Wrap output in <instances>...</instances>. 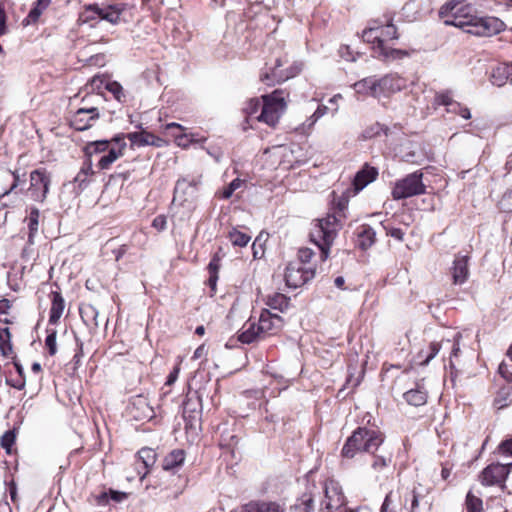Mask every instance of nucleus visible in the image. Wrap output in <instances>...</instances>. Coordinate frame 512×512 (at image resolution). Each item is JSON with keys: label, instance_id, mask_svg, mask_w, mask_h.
<instances>
[{"label": "nucleus", "instance_id": "obj_5", "mask_svg": "<svg viewBox=\"0 0 512 512\" xmlns=\"http://www.w3.org/2000/svg\"><path fill=\"white\" fill-rule=\"evenodd\" d=\"M423 173L415 171L398 180L392 190L395 200L406 199L426 192V186L422 181Z\"/></svg>", "mask_w": 512, "mask_h": 512}, {"label": "nucleus", "instance_id": "obj_64", "mask_svg": "<svg viewBox=\"0 0 512 512\" xmlns=\"http://www.w3.org/2000/svg\"><path fill=\"white\" fill-rule=\"evenodd\" d=\"M208 268H209L211 274H216L217 270L219 268V259L217 257H214L210 261Z\"/></svg>", "mask_w": 512, "mask_h": 512}, {"label": "nucleus", "instance_id": "obj_10", "mask_svg": "<svg viewBox=\"0 0 512 512\" xmlns=\"http://www.w3.org/2000/svg\"><path fill=\"white\" fill-rule=\"evenodd\" d=\"M315 276V270L305 268L301 263L291 262L285 270V281L287 286L298 288L312 280Z\"/></svg>", "mask_w": 512, "mask_h": 512}, {"label": "nucleus", "instance_id": "obj_48", "mask_svg": "<svg viewBox=\"0 0 512 512\" xmlns=\"http://www.w3.org/2000/svg\"><path fill=\"white\" fill-rule=\"evenodd\" d=\"M455 101L450 91L440 92L435 95L434 105H443L450 108Z\"/></svg>", "mask_w": 512, "mask_h": 512}, {"label": "nucleus", "instance_id": "obj_28", "mask_svg": "<svg viewBox=\"0 0 512 512\" xmlns=\"http://www.w3.org/2000/svg\"><path fill=\"white\" fill-rule=\"evenodd\" d=\"M362 37L365 42L373 44V49L376 54V57L382 59V56H381L382 42H380L382 33H380L378 26H371V27L365 29L363 31Z\"/></svg>", "mask_w": 512, "mask_h": 512}, {"label": "nucleus", "instance_id": "obj_32", "mask_svg": "<svg viewBox=\"0 0 512 512\" xmlns=\"http://www.w3.org/2000/svg\"><path fill=\"white\" fill-rule=\"evenodd\" d=\"M39 217L40 211L38 208H31L29 215L26 217L25 221L27 222V227L29 230L28 233V243L34 244V238L39 230Z\"/></svg>", "mask_w": 512, "mask_h": 512}, {"label": "nucleus", "instance_id": "obj_60", "mask_svg": "<svg viewBox=\"0 0 512 512\" xmlns=\"http://www.w3.org/2000/svg\"><path fill=\"white\" fill-rule=\"evenodd\" d=\"M499 450L502 454L512 455V438L502 441Z\"/></svg>", "mask_w": 512, "mask_h": 512}, {"label": "nucleus", "instance_id": "obj_29", "mask_svg": "<svg viewBox=\"0 0 512 512\" xmlns=\"http://www.w3.org/2000/svg\"><path fill=\"white\" fill-rule=\"evenodd\" d=\"M512 80V65L502 64L495 67L491 74V82L497 87L505 85L508 79Z\"/></svg>", "mask_w": 512, "mask_h": 512}, {"label": "nucleus", "instance_id": "obj_2", "mask_svg": "<svg viewBox=\"0 0 512 512\" xmlns=\"http://www.w3.org/2000/svg\"><path fill=\"white\" fill-rule=\"evenodd\" d=\"M458 3L447 2L440 10V14L452 13L453 19L446 20V24L461 28L467 33L491 37L505 30V23L497 17H478L473 14L464 13L463 8H457Z\"/></svg>", "mask_w": 512, "mask_h": 512}, {"label": "nucleus", "instance_id": "obj_59", "mask_svg": "<svg viewBox=\"0 0 512 512\" xmlns=\"http://www.w3.org/2000/svg\"><path fill=\"white\" fill-rule=\"evenodd\" d=\"M95 503L99 506H105L109 503V491H102L101 493L94 495Z\"/></svg>", "mask_w": 512, "mask_h": 512}, {"label": "nucleus", "instance_id": "obj_9", "mask_svg": "<svg viewBox=\"0 0 512 512\" xmlns=\"http://www.w3.org/2000/svg\"><path fill=\"white\" fill-rule=\"evenodd\" d=\"M51 179L45 169H36L30 173V197L34 201L43 202L49 192Z\"/></svg>", "mask_w": 512, "mask_h": 512}, {"label": "nucleus", "instance_id": "obj_35", "mask_svg": "<svg viewBox=\"0 0 512 512\" xmlns=\"http://www.w3.org/2000/svg\"><path fill=\"white\" fill-rule=\"evenodd\" d=\"M100 6L96 3L87 4L83 7V11L80 12L78 22L81 24L91 23L98 18L100 19Z\"/></svg>", "mask_w": 512, "mask_h": 512}, {"label": "nucleus", "instance_id": "obj_15", "mask_svg": "<svg viewBox=\"0 0 512 512\" xmlns=\"http://www.w3.org/2000/svg\"><path fill=\"white\" fill-rule=\"evenodd\" d=\"M113 143L116 146L109 148L107 154L100 157L98 167L102 170L110 168V166L123 155L127 146L125 141V134L121 133L113 137Z\"/></svg>", "mask_w": 512, "mask_h": 512}, {"label": "nucleus", "instance_id": "obj_46", "mask_svg": "<svg viewBox=\"0 0 512 512\" xmlns=\"http://www.w3.org/2000/svg\"><path fill=\"white\" fill-rule=\"evenodd\" d=\"M47 337L45 339V346L51 356L57 353L56 336L57 331L55 329H47Z\"/></svg>", "mask_w": 512, "mask_h": 512}, {"label": "nucleus", "instance_id": "obj_3", "mask_svg": "<svg viewBox=\"0 0 512 512\" xmlns=\"http://www.w3.org/2000/svg\"><path fill=\"white\" fill-rule=\"evenodd\" d=\"M262 100L263 102L261 103L258 98L250 99L243 108V112L247 120L256 119L259 122L275 127L286 109L284 92L282 90H275L271 94L263 95Z\"/></svg>", "mask_w": 512, "mask_h": 512}, {"label": "nucleus", "instance_id": "obj_50", "mask_svg": "<svg viewBox=\"0 0 512 512\" xmlns=\"http://www.w3.org/2000/svg\"><path fill=\"white\" fill-rule=\"evenodd\" d=\"M499 207L504 212H512V190L507 191L499 201Z\"/></svg>", "mask_w": 512, "mask_h": 512}, {"label": "nucleus", "instance_id": "obj_61", "mask_svg": "<svg viewBox=\"0 0 512 512\" xmlns=\"http://www.w3.org/2000/svg\"><path fill=\"white\" fill-rule=\"evenodd\" d=\"M8 491H9V494H10L11 501L14 504H16L17 500H18V495H17V486H16V483L14 481H11L9 483Z\"/></svg>", "mask_w": 512, "mask_h": 512}, {"label": "nucleus", "instance_id": "obj_40", "mask_svg": "<svg viewBox=\"0 0 512 512\" xmlns=\"http://www.w3.org/2000/svg\"><path fill=\"white\" fill-rule=\"evenodd\" d=\"M0 351L3 356L10 357L13 353L9 328H0Z\"/></svg>", "mask_w": 512, "mask_h": 512}, {"label": "nucleus", "instance_id": "obj_38", "mask_svg": "<svg viewBox=\"0 0 512 512\" xmlns=\"http://www.w3.org/2000/svg\"><path fill=\"white\" fill-rule=\"evenodd\" d=\"M263 338L260 331H258V326L255 323H251L246 330H243L238 335V340L245 344H250L258 339Z\"/></svg>", "mask_w": 512, "mask_h": 512}, {"label": "nucleus", "instance_id": "obj_31", "mask_svg": "<svg viewBox=\"0 0 512 512\" xmlns=\"http://www.w3.org/2000/svg\"><path fill=\"white\" fill-rule=\"evenodd\" d=\"M51 0H37L31 8L28 15L23 20V25L28 26L36 24L42 13L49 7Z\"/></svg>", "mask_w": 512, "mask_h": 512}, {"label": "nucleus", "instance_id": "obj_55", "mask_svg": "<svg viewBox=\"0 0 512 512\" xmlns=\"http://www.w3.org/2000/svg\"><path fill=\"white\" fill-rule=\"evenodd\" d=\"M499 374L510 384H512V371L509 369V365L501 363L498 368Z\"/></svg>", "mask_w": 512, "mask_h": 512}, {"label": "nucleus", "instance_id": "obj_54", "mask_svg": "<svg viewBox=\"0 0 512 512\" xmlns=\"http://www.w3.org/2000/svg\"><path fill=\"white\" fill-rule=\"evenodd\" d=\"M8 32L7 15L4 6L0 3V36Z\"/></svg>", "mask_w": 512, "mask_h": 512}, {"label": "nucleus", "instance_id": "obj_49", "mask_svg": "<svg viewBox=\"0 0 512 512\" xmlns=\"http://www.w3.org/2000/svg\"><path fill=\"white\" fill-rule=\"evenodd\" d=\"M242 184L243 181L241 179L235 178L227 187L223 189L221 197L223 199H229L233 195L234 191L240 188Z\"/></svg>", "mask_w": 512, "mask_h": 512}, {"label": "nucleus", "instance_id": "obj_41", "mask_svg": "<svg viewBox=\"0 0 512 512\" xmlns=\"http://www.w3.org/2000/svg\"><path fill=\"white\" fill-rule=\"evenodd\" d=\"M113 146H116L115 143H113V138L110 141L99 140L88 144L86 147V152L89 155H92L93 153L108 152L109 148Z\"/></svg>", "mask_w": 512, "mask_h": 512}, {"label": "nucleus", "instance_id": "obj_37", "mask_svg": "<svg viewBox=\"0 0 512 512\" xmlns=\"http://www.w3.org/2000/svg\"><path fill=\"white\" fill-rule=\"evenodd\" d=\"M263 338L260 331H258V326L255 323H251L246 330H243L238 335V340L245 344H250L258 339Z\"/></svg>", "mask_w": 512, "mask_h": 512}, {"label": "nucleus", "instance_id": "obj_20", "mask_svg": "<svg viewBox=\"0 0 512 512\" xmlns=\"http://www.w3.org/2000/svg\"><path fill=\"white\" fill-rule=\"evenodd\" d=\"M378 170L375 167L365 164L363 168L358 171L353 180V186L356 192L364 189L368 184L376 180Z\"/></svg>", "mask_w": 512, "mask_h": 512}, {"label": "nucleus", "instance_id": "obj_58", "mask_svg": "<svg viewBox=\"0 0 512 512\" xmlns=\"http://www.w3.org/2000/svg\"><path fill=\"white\" fill-rule=\"evenodd\" d=\"M89 176L86 172L79 171L74 178V182L78 184L80 189H84L88 183Z\"/></svg>", "mask_w": 512, "mask_h": 512}, {"label": "nucleus", "instance_id": "obj_36", "mask_svg": "<svg viewBox=\"0 0 512 512\" xmlns=\"http://www.w3.org/2000/svg\"><path fill=\"white\" fill-rule=\"evenodd\" d=\"M122 9L117 5H109L106 7H100V19L106 20L112 24H117L120 20Z\"/></svg>", "mask_w": 512, "mask_h": 512}, {"label": "nucleus", "instance_id": "obj_25", "mask_svg": "<svg viewBox=\"0 0 512 512\" xmlns=\"http://www.w3.org/2000/svg\"><path fill=\"white\" fill-rule=\"evenodd\" d=\"M128 139L131 142L132 146H146V145H155L157 146V142L159 138L153 135L152 133L141 131V132H132L125 135V139Z\"/></svg>", "mask_w": 512, "mask_h": 512}, {"label": "nucleus", "instance_id": "obj_8", "mask_svg": "<svg viewBox=\"0 0 512 512\" xmlns=\"http://www.w3.org/2000/svg\"><path fill=\"white\" fill-rule=\"evenodd\" d=\"M322 490L324 499L321 501L319 512H334L344 505L345 496L338 482L327 480Z\"/></svg>", "mask_w": 512, "mask_h": 512}, {"label": "nucleus", "instance_id": "obj_4", "mask_svg": "<svg viewBox=\"0 0 512 512\" xmlns=\"http://www.w3.org/2000/svg\"><path fill=\"white\" fill-rule=\"evenodd\" d=\"M339 227L340 225L335 215H327L325 218L318 219L313 223L310 239L319 248L320 257L323 261L329 256L330 246L337 235Z\"/></svg>", "mask_w": 512, "mask_h": 512}, {"label": "nucleus", "instance_id": "obj_33", "mask_svg": "<svg viewBox=\"0 0 512 512\" xmlns=\"http://www.w3.org/2000/svg\"><path fill=\"white\" fill-rule=\"evenodd\" d=\"M315 494L312 491L305 492L299 497L292 508L296 512H314Z\"/></svg>", "mask_w": 512, "mask_h": 512}, {"label": "nucleus", "instance_id": "obj_17", "mask_svg": "<svg viewBox=\"0 0 512 512\" xmlns=\"http://www.w3.org/2000/svg\"><path fill=\"white\" fill-rule=\"evenodd\" d=\"M99 118L98 109L95 107L84 109L80 108L76 111L71 126L78 131H84L92 126V122Z\"/></svg>", "mask_w": 512, "mask_h": 512}, {"label": "nucleus", "instance_id": "obj_13", "mask_svg": "<svg viewBox=\"0 0 512 512\" xmlns=\"http://www.w3.org/2000/svg\"><path fill=\"white\" fill-rule=\"evenodd\" d=\"M283 65L282 59L278 58L275 61V65L271 68L270 72H264L261 74L260 79L267 85H274L294 77L299 71V67L291 68L289 70H280Z\"/></svg>", "mask_w": 512, "mask_h": 512}, {"label": "nucleus", "instance_id": "obj_6", "mask_svg": "<svg viewBox=\"0 0 512 512\" xmlns=\"http://www.w3.org/2000/svg\"><path fill=\"white\" fill-rule=\"evenodd\" d=\"M198 184L199 180L196 179L191 181L186 178L179 179L174 188L173 204H178L188 212H192L195 209Z\"/></svg>", "mask_w": 512, "mask_h": 512}, {"label": "nucleus", "instance_id": "obj_11", "mask_svg": "<svg viewBox=\"0 0 512 512\" xmlns=\"http://www.w3.org/2000/svg\"><path fill=\"white\" fill-rule=\"evenodd\" d=\"M378 28L380 30V33H382V37L380 38V42H382V60H396L408 55V53L405 50L389 48L386 45L387 41L398 38L397 29L393 24L388 23L386 25L378 26Z\"/></svg>", "mask_w": 512, "mask_h": 512}, {"label": "nucleus", "instance_id": "obj_1", "mask_svg": "<svg viewBox=\"0 0 512 512\" xmlns=\"http://www.w3.org/2000/svg\"><path fill=\"white\" fill-rule=\"evenodd\" d=\"M385 435L378 428L358 427L346 439L340 456L342 459L351 460L360 453L373 455L371 468L376 473H382L391 464V457L375 455V452L383 444Z\"/></svg>", "mask_w": 512, "mask_h": 512}, {"label": "nucleus", "instance_id": "obj_7", "mask_svg": "<svg viewBox=\"0 0 512 512\" xmlns=\"http://www.w3.org/2000/svg\"><path fill=\"white\" fill-rule=\"evenodd\" d=\"M461 337L460 333H457L454 337V340H445L441 343L438 342H432L428 349L426 351L422 350L418 354L419 364L420 365H427L440 351L442 347L449 348V366L451 369L455 368L456 365V358L459 356L460 353V346H459V338Z\"/></svg>", "mask_w": 512, "mask_h": 512}, {"label": "nucleus", "instance_id": "obj_52", "mask_svg": "<svg viewBox=\"0 0 512 512\" xmlns=\"http://www.w3.org/2000/svg\"><path fill=\"white\" fill-rule=\"evenodd\" d=\"M313 254H314L313 251L309 248L299 249V251H298L299 262L298 263H301L304 266L305 263H308L311 260Z\"/></svg>", "mask_w": 512, "mask_h": 512}, {"label": "nucleus", "instance_id": "obj_63", "mask_svg": "<svg viewBox=\"0 0 512 512\" xmlns=\"http://www.w3.org/2000/svg\"><path fill=\"white\" fill-rule=\"evenodd\" d=\"M420 496L419 494L413 490V497L411 502V512H416L417 507L419 506Z\"/></svg>", "mask_w": 512, "mask_h": 512}, {"label": "nucleus", "instance_id": "obj_53", "mask_svg": "<svg viewBox=\"0 0 512 512\" xmlns=\"http://www.w3.org/2000/svg\"><path fill=\"white\" fill-rule=\"evenodd\" d=\"M11 308L10 301L8 299L0 300V321L4 323H9V320L3 316L8 314L9 309Z\"/></svg>", "mask_w": 512, "mask_h": 512}, {"label": "nucleus", "instance_id": "obj_39", "mask_svg": "<svg viewBox=\"0 0 512 512\" xmlns=\"http://www.w3.org/2000/svg\"><path fill=\"white\" fill-rule=\"evenodd\" d=\"M266 304L272 309L284 311L289 306V298L282 293H273L268 296Z\"/></svg>", "mask_w": 512, "mask_h": 512}, {"label": "nucleus", "instance_id": "obj_16", "mask_svg": "<svg viewBox=\"0 0 512 512\" xmlns=\"http://www.w3.org/2000/svg\"><path fill=\"white\" fill-rule=\"evenodd\" d=\"M377 80L379 98L387 97L406 87V80L397 74H387Z\"/></svg>", "mask_w": 512, "mask_h": 512}, {"label": "nucleus", "instance_id": "obj_42", "mask_svg": "<svg viewBox=\"0 0 512 512\" xmlns=\"http://www.w3.org/2000/svg\"><path fill=\"white\" fill-rule=\"evenodd\" d=\"M228 238L234 246L239 247L246 246L251 239L249 235L242 233L235 228L229 232Z\"/></svg>", "mask_w": 512, "mask_h": 512}, {"label": "nucleus", "instance_id": "obj_24", "mask_svg": "<svg viewBox=\"0 0 512 512\" xmlns=\"http://www.w3.org/2000/svg\"><path fill=\"white\" fill-rule=\"evenodd\" d=\"M357 237L358 246L362 250H367L375 243L376 232L370 225L362 224L357 228Z\"/></svg>", "mask_w": 512, "mask_h": 512}, {"label": "nucleus", "instance_id": "obj_21", "mask_svg": "<svg viewBox=\"0 0 512 512\" xmlns=\"http://www.w3.org/2000/svg\"><path fill=\"white\" fill-rule=\"evenodd\" d=\"M65 308V301L61 293L58 291L51 292V308L49 314V324H57L63 315Z\"/></svg>", "mask_w": 512, "mask_h": 512}, {"label": "nucleus", "instance_id": "obj_14", "mask_svg": "<svg viewBox=\"0 0 512 512\" xmlns=\"http://www.w3.org/2000/svg\"><path fill=\"white\" fill-rule=\"evenodd\" d=\"M258 331H260L261 335L264 337L269 335H274L280 331L283 326L282 318L277 315L269 312L268 310H263L259 321L257 323Z\"/></svg>", "mask_w": 512, "mask_h": 512}, {"label": "nucleus", "instance_id": "obj_62", "mask_svg": "<svg viewBox=\"0 0 512 512\" xmlns=\"http://www.w3.org/2000/svg\"><path fill=\"white\" fill-rule=\"evenodd\" d=\"M179 368L175 367L167 377L166 385H172L178 378Z\"/></svg>", "mask_w": 512, "mask_h": 512}, {"label": "nucleus", "instance_id": "obj_51", "mask_svg": "<svg viewBox=\"0 0 512 512\" xmlns=\"http://www.w3.org/2000/svg\"><path fill=\"white\" fill-rule=\"evenodd\" d=\"M152 227L161 232L167 228V218L165 215H157L152 221Z\"/></svg>", "mask_w": 512, "mask_h": 512}, {"label": "nucleus", "instance_id": "obj_12", "mask_svg": "<svg viewBox=\"0 0 512 512\" xmlns=\"http://www.w3.org/2000/svg\"><path fill=\"white\" fill-rule=\"evenodd\" d=\"M512 464L492 463L483 469L479 478L485 486L502 485L510 473Z\"/></svg>", "mask_w": 512, "mask_h": 512}, {"label": "nucleus", "instance_id": "obj_22", "mask_svg": "<svg viewBox=\"0 0 512 512\" xmlns=\"http://www.w3.org/2000/svg\"><path fill=\"white\" fill-rule=\"evenodd\" d=\"M377 81L375 76L363 78L354 84V89L358 94L379 98Z\"/></svg>", "mask_w": 512, "mask_h": 512}, {"label": "nucleus", "instance_id": "obj_27", "mask_svg": "<svg viewBox=\"0 0 512 512\" xmlns=\"http://www.w3.org/2000/svg\"><path fill=\"white\" fill-rule=\"evenodd\" d=\"M403 397L409 405L422 406L427 402V391L423 385L417 384L416 388L405 392Z\"/></svg>", "mask_w": 512, "mask_h": 512}, {"label": "nucleus", "instance_id": "obj_23", "mask_svg": "<svg viewBox=\"0 0 512 512\" xmlns=\"http://www.w3.org/2000/svg\"><path fill=\"white\" fill-rule=\"evenodd\" d=\"M100 83V84H104V87L107 91H109L111 94H113V96L115 97L116 100H118L119 102H124L125 101V98H126V95L124 93V89L122 87V85L117 82V81H111V80H104L103 78L99 77V76H95L91 83L93 86H98L97 83Z\"/></svg>", "mask_w": 512, "mask_h": 512}, {"label": "nucleus", "instance_id": "obj_57", "mask_svg": "<svg viewBox=\"0 0 512 512\" xmlns=\"http://www.w3.org/2000/svg\"><path fill=\"white\" fill-rule=\"evenodd\" d=\"M109 500H113L114 502H122L127 499L128 494L125 492L109 489Z\"/></svg>", "mask_w": 512, "mask_h": 512}, {"label": "nucleus", "instance_id": "obj_34", "mask_svg": "<svg viewBox=\"0 0 512 512\" xmlns=\"http://www.w3.org/2000/svg\"><path fill=\"white\" fill-rule=\"evenodd\" d=\"M242 512H283L280 506L273 502H251L243 507Z\"/></svg>", "mask_w": 512, "mask_h": 512}, {"label": "nucleus", "instance_id": "obj_26", "mask_svg": "<svg viewBox=\"0 0 512 512\" xmlns=\"http://www.w3.org/2000/svg\"><path fill=\"white\" fill-rule=\"evenodd\" d=\"M185 461V451L182 449H175L168 453L162 462V468L165 471H174L181 467Z\"/></svg>", "mask_w": 512, "mask_h": 512}, {"label": "nucleus", "instance_id": "obj_19", "mask_svg": "<svg viewBox=\"0 0 512 512\" xmlns=\"http://www.w3.org/2000/svg\"><path fill=\"white\" fill-rule=\"evenodd\" d=\"M468 260L469 257L467 255L458 254L455 257L452 267V279L454 284L462 285L468 279Z\"/></svg>", "mask_w": 512, "mask_h": 512}, {"label": "nucleus", "instance_id": "obj_47", "mask_svg": "<svg viewBox=\"0 0 512 512\" xmlns=\"http://www.w3.org/2000/svg\"><path fill=\"white\" fill-rule=\"evenodd\" d=\"M447 113L457 114L463 119H470L471 113L468 107L461 105L459 102H454L450 108H446Z\"/></svg>", "mask_w": 512, "mask_h": 512}, {"label": "nucleus", "instance_id": "obj_43", "mask_svg": "<svg viewBox=\"0 0 512 512\" xmlns=\"http://www.w3.org/2000/svg\"><path fill=\"white\" fill-rule=\"evenodd\" d=\"M138 457L144 464L145 468L152 467L156 462V452L151 448H142L138 452Z\"/></svg>", "mask_w": 512, "mask_h": 512}, {"label": "nucleus", "instance_id": "obj_44", "mask_svg": "<svg viewBox=\"0 0 512 512\" xmlns=\"http://www.w3.org/2000/svg\"><path fill=\"white\" fill-rule=\"evenodd\" d=\"M465 504L467 512H482V500L471 492H468Z\"/></svg>", "mask_w": 512, "mask_h": 512}, {"label": "nucleus", "instance_id": "obj_18", "mask_svg": "<svg viewBox=\"0 0 512 512\" xmlns=\"http://www.w3.org/2000/svg\"><path fill=\"white\" fill-rule=\"evenodd\" d=\"M20 183V176L17 172L0 166V199L15 192Z\"/></svg>", "mask_w": 512, "mask_h": 512}, {"label": "nucleus", "instance_id": "obj_30", "mask_svg": "<svg viewBox=\"0 0 512 512\" xmlns=\"http://www.w3.org/2000/svg\"><path fill=\"white\" fill-rule=\"evenodd\" d=\"M80 316L85 325L89 328H97L99 326L97 308L91 304H83L79 308Z\"/></svg>", "mask_w": 512, "mask_h": 512}, {"label": "nucleus", "instance_id": "obj_45", "mask_svg": "<svg viewBox=\"0 0 512 512\" xmlns=\"http://www.w3.org/2000/svg\"><path fill=\"white\" fill-rule=\"evenodd\" d=\"M16 440L15 430L6 431L0 438V445L7 453L11 452V448Z\"/></svg>", "mask_w": 512, "mask_h": 512}, {"label": "nucleus", "instance_id": "obj_56", "mask_svg": "<svg viewBox=\"0 0 512 512\" xmlns=\"http://www.w3.org/2000/svg\"><path fill=\"white\" fill-rule=\"evenodd\" d=\"M384 229L386 230V234L388 236H391L392 238H395L398 241L403 240L404 232L400 228L384 226Z\"/></svg>", "mask_w": 512, "mask_h": 512}]
</instances>
